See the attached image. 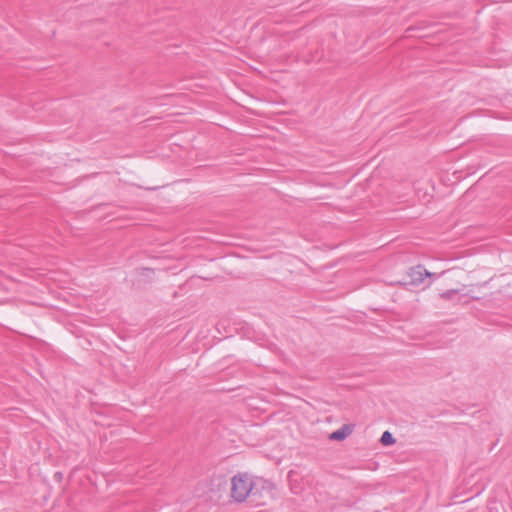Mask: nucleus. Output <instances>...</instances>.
<instances>
[{
	"instance_id": "2",
	"label": "nucleus",
	"mask_w": 512,
	"mask_h": 512,
	"mask_svg": "<svg viewBox=\"0 0 512 512\" xmlns=\"http://www.w3.org/2000/svg\"><path fill=\"white\" fill-rule=\"evenodd\" d=\"M273 489L272 482L263 478H254L249 499L256 506L265 505L267 500L272 498Z\"/></svg>"
},
{
	"instance_id": "4",
	"label": "nucleus",
	"mask_w": 512,
	"mask_h": 512,
	"mask_svg": "<svg viewBox=\"0 0 512 512\" xmlns=\"http://www.w3.org/2000/svg\"><path fill=\"white\" fill-rule=\"evenodd\" d=\"M351 433H352L351 426L343 425L341 428H339L336 431L331 433L330 439L336 440V441H342Z\"/></svg>"
},
{
	"instance_id": "5",
	"label": "nucleus",
	"mask_w": 512,
	"mask_h": 512,
	"mask_svg": "<svg viewBox=\"0 0 512 512\" xmlns=\"http://www.w3.org/2000/svg\"><path fill=\"white\" fill-rule=\"evenodd\" d=\"M440 298L447 301L460 302L462 296L457 289H450L440 293Z\"/></svg>"
},
{
	"instance_id": "1",
	"label": "nucleus",
	"mask_w": 512,
	"mask_h": 512,
	"mask_svg": "<svg viewBox=\"0 0 512 512\" xmlns=\"http://www.w3.org/2000/svg\"><path fill=\"white\" fill-rule=\"evenodd\" d=\"M253 479L247 473H238L231 480V496L236 502H243L251 493L253 488Z\"/></svg>"
},
{
	"instance_id": "3",
	"label": "nucleus",
	"mask_w": 512,
	"mask_h": 512,
	"mask_svg": "<svg viewBox=\"0 0 512 512\" xmlns=\"http://www.w3.org/2000/svg\"><path fill=\"white\" fill-rule=\"evenodd\" d=\"M435 274L429 272L423 265H416L411 267L407 273L408 280L405 284L412 286H419L424 283L426 278L433 277Z\"/></svg>"
},
{
	"instance_id": "6",
	"label": "nucleus",
	"mask_w": 512,
	"mask_h": 512,
	"mask_svg": "<svg viewBox=\"0 0 512 512\" xmlns=\"http://www.w3.org/2000/svg\"><path fill=\"white\" fill-rule=\"evenodd\" d=\"M395 438L394 436L392 435V433H390L389 431H385L383 432L381 438H380V442L384 445V446H389V445H392L395 443Z\"/></svg>"
}]
</instances>
